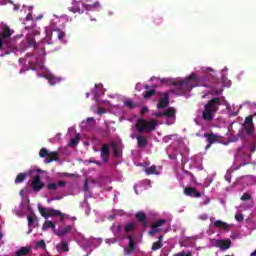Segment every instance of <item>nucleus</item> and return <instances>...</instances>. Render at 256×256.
<instances>
[{
	"label": "nucleus",
	"mask_w": 256,
	"mask_h": 256,
	"mask_svg": "<svg viewBox=\"0 0 256 256\" xmlns=\"http://www.w3.org/2000/svg\"><path fill=\"white\" fill-rule=\"evenodd\" d=\"M124 105L125 107H127V109H135L138 107V104L135 103L133 100L131 99H127L125 102H124Z\"/></svg>",
	"instance_id": "32"
},
{
	"label": "nucleus",
	"mask_w": 256,
	"mask_h": 256,
	"mask_svg": "<svg viewBox=\"0 0 256 256\" xmlns=\"http://www.w3.org/2000/svg\"><path fill=\"white\" fill-rule=\"evenodd\" d=\"M39 157L42 159L46 157L45 163H53V161H59V152L54 151L49 153V150L42 148L39 152Z\"/></svg>",
	"instance_id": "4"
},
{
	"label": "nucleus",
	"mask_w": 256,
	"mask_h": 256,
	"mask_svg": "<svg viewBox=\"0 0 256 256\" xmlns=\"http://www.w3.org/2000/svg\"><path fill=\"white\" fill-rule=\"evenodd\" d=\"M173 256H193V254L191 252L181 251V252L174 254Z\"/></svg>",
	"instance_id": "41"
},
{
	"label": "nucleus",
	"mask_w": 256,
	"mask_h": 256,
	"mask_svg": "<svg viewBox=\"0 0 256 256\" xmlns=\"http://www.w3.org/2000/svg\"><path fill=\"white\" fill-rule=\"evenodd\" d=\"M212 245L213 247H218L222 251H227V249H231V240H213Z\"/></svg>",
	"instance_id": "10"
},
{
	"label": "nucleus",
	"mask_w": 256,
	"mask_h": 256,
	"mask_svg": "<svg viewBox=\"0 0 256 256\" xmlns=\"http://www.w3.org/2000/svg\"><path fill=\"white\" fill-rule=\"evenodd\" d=\"M136 129L138 133H152V131H155V129H157V121H147L143 118H139L136 121Z\"/></svg>",
	"instance_id": "2"
},
{
	"label": "nucleus",
	"mask_w": 256,
	"mask_h": 256,
	"mask_svg": "<svg viewBox=\"0 0 256 256\" xmlns=\"http://www.w3.org/2000/svg\"><path fill=\"white\" fill-rule=\"evenodd\" d=\"M223 98L214 97L210 99L205 105L204 110L202 111V119L204 121H213L215 119V115L217 111H219V107L223 105Z\"/></svg>",
	"instance_id": "1"
},
{
	"label": "nucleus",
	"mask_w": 256,
	"mask_h": 256,
	"mask_svg": "<svg viewBox=\"0 0 256 256\" xmlns=\"http://www.w3.org/2000/svg\"><path fill=\"white\" fill-rule=\"evenodd\" d=\"M145 89H146V92L143 93V97L145 99H151L153 95H157V91H155V89L149 90V85H146Z\"/></svg>",
	"instance_id": "25"
},
{
	"label": "nucleus",
	"mask_w": 256,
	"mask_h": 256,
	"mask_svg": "<svg viewBox=\"0 0 256 256\" xmlns=\"http://www.w3.org/2000/svg\"><path fill=\"white\" fill-rule=\"evenodd\" d=\"M167 139H171V136H166V137L164 138V141H167Z\"/></svg>",
	"instance_id": "57"
},
{
	"label": "nucleus",
	"mask_w": 256,
	"mask_h": 256,
	"mask_svg": "<svg viewBox=\"0 0 256 256\" xmlns=\"http://www.w3.org/2000/svg\"><path fill=\"white\" fill-rule=\"evenodd\" d=\"M32 18H33V16L31 14H28L26 17L27 21H31Z\"/></svg>",
	"instance_id": "54"
},
{
	"label": "nucleus",
	"mask_w": 256,
	"mask_h": 256,
	"mask_svg": "<svg viewBox=\"0 0 256 256\" xmlns=\"http://www.w3.org/2000/svg\"><path fill=\"white\" fill-rule=\"evenodd\" d=\"M58 217H60V223H63V221H65V214L62 213V215Z\"/></svg>",
	"instance_id": "52"
},
{
	"label": "nucleus",
	"mask_w": 256,
	"mask_h": 256,
	"mask_svg": "<svg viewBox=\"0 0 256 256\" xmlns=\"http://www.w3.org/2000/svg\"><path fill=\"white\" fill-rule=\"evenodd\" d=\"M199 219H201L202 221H207L209 219V216L207 214H202L200 215Z\"/></svg>",
	"instance_id": "46"
},
{
	"label": "nucleus",
	"mask_w": 256,
	"mask_h": 256,
	"mask_svg": "<svg viewBox=\"0 0 256 256\" xmlns=\"http://www.w3.org/2000/svg\"><path fill=\"white\" fill-rule=\"evenodd\" d=\"M255 151H256V144H253L250 146V152L255 153Z\"/></svg>",
	"instance_id": "49"
},
{
	"label": "nucleus",
	"mask_w": 256,
	"mask_h": 256,
	"mask_svg": "<svg viewBox=\"0 0 256 256\" xmlns=\"http://www.w3.org/2000/svg\"><path fill=\"white\" fill-rule=\"evenodd\" d=\"M57 37L60 41H63V39H65V32L62 30H57Z\"/></svg>",
	"instance_id": "37"
},
{
	"label": "nucleus",
	"mask_w": 256,
	"mask_h": 256,
	"mask_svg": "<svg viewBox=\"0 0 256 256\" xmlns=\"http://www.w3.org/2000/svg\"><path fill=\"white\" fill-rule=\"evenodd\" d=\"M214 95H219V92H215Z\"/></svg>",
	"instance_id": "62"
},
{
	"label": "nucleus",
	"mask_w": 256,
	"mask_h": 256,
	"mask_svg": "<svg viewBox=\"0 0 256 256\" xmlns=\"http://www.w3.org/2000/svg\"><path fill=\"white\" fill-rule=\"evenodd\" d=\"M31 253V248L29 246L21 247L16 251L15 256H25Z\"/></svg>",
	"instance_id": "23"
},
{
	"label": "nucleus",
	"mask_w": 256,
	"mask_h": 256,
	"mask_svg": "<svg viewBox=\"0 0 256 256\" xmlns=\"http://www.w3.org/2000/svg\"><path fill=\"white\" fill-rule=\"evenodd\" d=\"M111 135V130L109 128L106 129L105 133L103 134L104 139H107Z\"/></svg>",
	"instance_id": "45"
},
{
	"label": "nucleus",
	"mask_w": 256,
	"mask_h": 256,
	"mask_svg": "<svg viewBox=\"0 0 256 256\" xmlns=\"http://www.w3.org/2000/svg\"><path fill=\"white\" fill-rule=\"evenodd\" d=\"M82 7L86 11H93V9H99V7H101V3L94 2L92 4H82Z\"/></svg>",
	"instance_id": "22"
},
{
	"label": "nucleus",
	"mask_w": 256,
	"mask_h": 256,
	"mask_svg": "<svg viewBox=\"0 0 256 256\" xmlns=\"http://www.w3.org/2000/svg\"><path fill=\"white\" fill-rule=\"evenodd\" d=\"M135 218L137 219V221H139V223H142V226L144 227V229H147V227H149V221L147 220V214H145V212L143 211H139L135 214Z\"/></svg>",
	"instance_id": "14"
},
{
	"label": "nucleus",
	"mask_w": 256,
	"mask_h": 256,
	"mask_svg": "<svg viewBox=\"0 0 256 256\" xmlns=\"http://www.w3.org/2000/svg\"><path fill=\"white\" fill-rule=\"evenodd\" d=\"M196 79H197V76H195V74H191L189 78L174 81L173 85L175 87H178L179 89H182L183 91H191V89L195 87V85H193L191 81Z\"/></svg>",
	"instance_id": "3"
},
{
	"label": "nucleus",
	"mask_w": 256,
	"mask_h": 256,
	"mask_svg": "<svg viewBox=\"0 0 256 256\" xmlns=\"http://www.w3.org/2000/svg\"><path fill=\"white\" fill-rule=\"evenodd\" d=\"M62 215V212L55 210L53 208H48V217H59Z\"/></svg>",
	"instance_id": "33"
},
{
	"label": "nucleus",
	"mask_w": 256,
	"mask_h": 256,
	"mask_svg": "<svg viewBox=\"0 0 256 256\" xmlns=\"http://www.w3.org/2000/svg\"><path fill=\"white\" fill-rule=\"evenodd\" d=\"M47 229H52L54 232L57 231L55 230V222L46 220L42 225V231H47Z\"/></svg>",
	"instance_id": "26"
},
{
	"label": "nucleus",
	"mask_w": 256,
	"mask_h": 256,
	"mask_svg": "<svg viewBox=\"0 0 256 256\" xmlns=\"http://www.w3.org/2000/svg\"><path fill=\"white\" fill-rule=\"evenodd\" d=\"M137 145L139 149H145L147 145H149V140L147 139V136L145 135H138L136 137Z\"/></svg>",
	"instance_id": "17"
},
{
	"label": "nucleus",
	"mask_w": 256,
	"mask_h": 256,
	"mask_svg": "<svg viewBox=\"0 0 256 256\" xmlns=\"http://www.w3.org/2000/svg\"><path fill=\"white\" fill-rule=\"evenodd\" d=\"M135 227H137V224L135 222H129L128 224L125 225L124 232L133 233V231H135Z\"/></svg>",
	"instance_id": "28"
},
{
	"label": "nucleus",
	"mask_w": 256,
	"mask_h": 256,
	"mask_svg": "<svg viewBox=\"0 0 256 256\" xmlns=\"http://www.w3.org/2000/svg\"><path fill=\"white\" fill-rule=\"evenodd\" d=\"M40 215L44 217V219H49V210L45 207H38Z\"/></svg>",
	"instance_id": "35"
},
{
	"label": "nucleus",
	"mask_w": 256,
	"mask_h": 256,
	"mask_svg": "<svg viewBox=\"0 0 256 256\" xmlns=\"http://www.w3.org/2000/svg\"><path fill=\"white\" fill-rule=\"evenodd\" d=\"M90 163H94V165H102L101 161L91 160Z\"/></svg>",
	"instance_id": "51"
},
{
	"label": "nucleus",
	"mask_w": 256,
	"mask_h": 256,
	"mask_svg": "<svg viewBox=\"0 0 256 256\" xmlns=\"http://www.w3.org/2000/svg\"><path fill=\"white\" fill-rule=\"evenodd\" d=\"M30 187L34 191V193H39V191L45 188V183L41 181L40 175H36L33 177L32 182L30 183Z\"/></svg>",
	"instance_id": "6"
},
{
	"label": "nucleus",
	"mask_w": 256,
	"mask_h": 256,
	"mask_svg": "<svg viewBox=\"0 0 256 256\" xmlns=\"http://www.w3.org/2000/svg\"><path fill=\"white\" fill-rule=\"evenodd\" d=\"M67 185L66 181H59L57 183H50L46 186V188L48 189V191H57L58 187H65Z\"/></svg>",
	"instance_id": "18"
},
{
	"label": "nucleus",
	"mask_w": 256,
	"mask_h": 256,
	"mask_svg": "<svg viewBox=\"0 0 256 256\" xmlns=\"http://www.w3.org/2000/svg\"><path fill=\"white\" fill-rule=\"evenodd\" d=\"M61 249L63 253H67V251H69V244H67V242H62Z\"/></svg>",
	"instance_id": "40"
},
{
	"label": "nucleus",
	"mask_w": 256,
	"mask_h": 256,
	"mask_svg": "<svg viewBox=\"0 0 256 256\" xmlns=\"http://www.w3.org/2000/svg\"><path fill=\"white\" fill-rule=\"evenodd\" d=\"M153 115L154 117L161 118V117H165V112H157V113H154Z\"/></svg>",
	"instance_id": "44"
},
{
	"label": "nucleus",
	"mask_w": 256,
	"mask_h": 256,
	"mask_svg": "<svg viewBox=\"0 0 256 256\" xmlns=\"http://www.w3.org/2000/svg\"><path fill=\"white\" fill-rule=\"evenodd\" d=\"M91 121H95V118L93 117L87 118V123H91Z\"/></svg>",
	"instance_id": "55"
},
{
	"label": "nucleus",
	"mask_w": 256,
	"mask_h": 256,
	"mask_svg": "<svg viewBox=\"0 0 256 256\" xmlns=\"http://www.w3.org/2000/svg\"><path fill=\"white\" fill-rule=\"evenodd\" d=\"M163 247V235L158 237V241L152 244V251H159Z\"/></svg>",
	"instance_id": "24"
},
{
	"label": "nucleus",
	"mask_w": 256,
	"mask_h": 256,
	"mask_svg": "<svg viewBox=\"0 0 256 256\" xmlns=\"http://www.w3.org/2000/svg\"><path fill=\"white\" fill-rule=\"evenodd\" d=\"M166 223H167L166 219L156 220L155 222H153L150 225L151 230L148 232V235H150V237L157 235V233H160V231H161V228H159V227H163V225Z\"/></svg>",
	"instance_id": "5"
},
{
	"label": "nucleus",
	"mask_w": 256,
	"mask_h": 256,
	"mask_svg": "<svg viewBox=\"0 0 256 256\" xmlns=\"http://www.w3.org/2000/svg\"><path fill=\"white\" fill-rule=\"evenodd\" d=\"M121 229H123V226L119 225L118 226V232L121 231Z\"/></svg>",
	"instance_id": "59"
},
{
	"label": "nucleus",
	"mask_w": 256,
	"mask_h": 256,
	"mask_svg": "<svg viewBox=\"0 0 256 256\" xmlns=\"http://www.w3.org/2000/svg\"><path fill=\"white\" fill-rule=\"evenodd\" d=\"M79 139H81V137L79 136V134H76V136L70 140L69 146L77 147V145H79Z\"/></svg>",
	"instance_id": "34"
},
{
	"label": "nucleus",
	"mask_w": 256,
	"mask_h": 256,
	"mask_svg": "<svg viewBox=\"0 0 256 256\" xmlns=\"http://www.w3.org/2000/svg\"><path fill=\"white\" fill-rule=\"evenodd\" d=\"M147 111H149V108H147V106H143L141 109V115H145Z\"/></svg>",
	"instance_id": "47"
},
{
	"label": "nucleus",
	"mask_w": 256,
	"mask_h": 256,
	"mask_svg": "<svg viewBox=\"0 0 256 256\" xmlns=\"http://www.w3.org/2000/svg\"><path fill=\"white\" fill-rule=\"evenodd\" d=\"M214 227H216V229H223L224 231H229L231 225L221 220H217L214 222Z\"/></svg>",
	"instance_id": "20"
},
{
	"label": "nucleus",
	"mask_w": 256,
	"mask_h": 256,
	"mask_svg": "<svg viewBox=\"0 0 256 256\" xmlns=\"http://www.w3.org/2000/svg\"><path fill=\"white\" fill-rule=\"evenodd\" d=\"M27 219H28V227H31V225H33V223H35V221H37V217L33 216L31 214H29L27 216Z\"/></svg>",
	"instance_id": "36"
},
{
	"label": "nucleus",
	"mask_w": 256,
	"mask_h": 256,
	"mask_svg": "<svg viewBox=\"0 0 256 256\" xmlns=\"http://www.w3.org/2000/svg\"><path fill=\"white\" fill-rule=\"evenodd\" d=\"M37 173H45V172L43 170H41V169H38Z\"/></svg>",
	"instance_id": "58"
},
{
	"label": "nucleus",
	"mask_w": 256,
	"mask_h": 256,
	"mask_svg": "<svg viewBox=\"0 0 256 256\" xmlns=\"http://www.w3.org/2000/svg\"><path fill=\"white\" fill-rule=\"evenodd\" d=\"M69 11H71L72 13H82L81 8L79 7V2L74 1L72 3V6L69 7Z\"/></svg>",
	"instance_id": "30"
},
{
	"label": "nucleus",
	"mask_w": 256,
	"mask_h": 256,
	"mask_svg": "<svg viewBox=\"0 0 256 256\" xmlns=\"http://www.w3.org/2000/svg\"><path fill=\"white\" fill-rule=\"evenodd\" d=\"M211 200L207 199L206 201H204V205H208V203H210Z\"/></svg>",
	"instance_id": "56"
},
{
	"label": "nucleus",
	"mask_w": 256,
	"mask_h": 256,
	"mask_svg": "<svg viewBox=\"0 0 256 256\" xmlns=\"http://www.w3.org/2000/svg\"><path fill=\"white\" fill-rule=\"evenodd\" d=\"M105 113V108H98V115H103Z\"/></svg>",
	"instance_id": "50"
},
{
	"label": "nucleus",
	"mask_w": 256,
	"mask_h": 256,
	"mask_svg": "<svg viewBox=\"0 0 256 256\" xmlns=\"http://www.w3.org/2000/svg\"><path fill=\"white\" fill-rule=\"evenodd\" d=\"M235 219H236V221H238V223H241V221H243V219H245V217L243 216L242 213H237V214H235Z\"/></svg>",
	"instance_id": "42"
},
{
	"label": "nucleus",
	"mask_w": 256,
	"mask_h": 256,
	"mask_svg": "<svg viewBox=\"0 0 256 256\" xmlns=\"http://www.w3.org/2000/svg\"><path fill=\"white\" fill-rule=\"evenodd\" d=\"M251 200V194L245 192L242 196H241V201H249Z\"/></svg>",
	"instance_id": "38"
},
{
	"label": "nucleus",
	"mask_w": 256,
	"mask_h": 256,
	"mask_svg": "<svg viewBox=\"0 0 256 256\" xmlns=\"http://www.w3.org/2000/svg\"><path fill=\"white\" fill-rule=\"evenodd\" d=\"M4 43H7V42L0 36V50L3 49Z\"/></svg>",
	"instance_id": "48"
},
{
	"label": "nucleus",
	"mask_w": 256,
	"mask_h": 256,
	"mask_svg": "<svg viewBox=\"0 0 256 256\" xmlns=\"http://www.w3.org/2000/svg\"><path fill=\"white\" fill-rule=\"evenodd\" d=\"M110 147H112L113 156L116 157V159L123 157V148L120 144H117L115 141H111Z\"/></svg>",
	"instance_id": "12"
},
{
	"label": "nucleus",
	"mask_w": 256,
	"mask_h": 256,
	"mask_svg": "<svg viewBox=\"0 0 256 256\" xmlns=\"http://www.w3.org/2000/svg\"><path fill=\"white\" fill-rule=\"evenodd\" d=\"M206 97H207V95H203V96H202V99H205Z\"/></svg>",
	"instance_id": "61"
},
{
	"label": "nucleus",
	"mask_w": 256,
	"mask_h": 256,
	"mask_svg": "<svg viewBox=\"0 0 256 256\" xmlns=\"http://www.w3.org/2000/svg\"><path fill=\"white\" fill-rule=\"evenodd\" d=\"M204 137L207 141L206 149H211V145H215V143H219L221 141V136L214 133H205Z\"/></svg>",
	"instance_id": "7"
},
{
	"label": "nucleus",
	"mask_w": 256,
	"mask_h": 256,
	"mask_svg": "<svg viewBox=\"0 0 256 256\" xmlns=\"http://www.w3.org/2000/svg\"><path fill=\"white\" fill-rule=\"evenodd\" d=\"M126 239H129V242L127 247L124 248V255L126 256L133 255V252L137 248V243L135 242V240L133 239V236L131 235H127Z\"/></svg>",
	"instance_id": "9"
},
{
	"label": "nucleus",
	"mask_w": 256,
	"mask_h": 256,
	"mask_svg": "<svg viewBox=\"0 0 256 256\" xmlns=\"http://www.w3.org/2000/svg\"><path fill=\"white\" fill-rule=\"evenodd\" d=\"M243 129H245L247 135H253L255 131V124H253V115H249L245 118Z\"/></svg>",
	"instance_id": "8"
},
{
	"label": "nucleus",
	"mask_w": 256,
	"mask_h": 256,
	"mask_svg": "<svg viewBox=\"0 0 256 256\" xmlns=\"http://www.w3.org/2000/svg\"><path fill=\"white\" fill-rule=\"evenodd\" d=\"M100 157L103 163H109V159L111 158V147L107 144H103L100 150Z\"/></svg>",
	"instance_id": "11"
},
{
	"label": "nucleus",
	"mask_w": 256,
	"mask_h": 256,
	"mask_svg": "<svg viewBox=\"0 0 256 256\" xmlns=\"http://www.w3.org/2000/svg\"><path fill=\"white\" fill-rule=\"evenodd\" d=\"M3 239V233L0 232V241Z\"/></svg>",
	"instance_id": "60"
},
{
	"label": "nucleus",
	"mask_w": 256,
	"mask_h": 256,
	"mask_svg": "<svg viewBox=\"0 0 256 256\" xmlns=\"http://www.w3.org/2000/svg\"><path fill=\"white\" fill-rule=\"evenodd\" d=\"M46 79L48 80L49 85H57V83L61 82V78H58L53 74H47Z\"/></svg>",
	"instance_id": "21"
},
{
	"label": "nucleus",
	"mask_w": 256,
	"mask_h": 256,
	"mask_svg": "<svg viewBox=\"0 0 256 256\" xmlns=\"http://www.w3.org/2000/svg\"><path fill=\"white\" fill-rule=\"evenodd\" d=\"M84 192L89 193V180L86 179L84 182Z\"/></svg>",
	"instance_id": "43"
},
{
	"label": "nucleus",
	"mask_w": 256,
	"mask_h": 256,
	"mask_svg": "<svg viewBox=\"0 0 256 256\" xmlns=\"http://www.w3.org/2000/svg\"><path fill=\"white\" fill-rule=\"evenodd\" d=\"M184 194L187 195V197H195L196 199H199V197H201V193L197 191L195 187L184 188Z\"/></svg>",
	"instance_id": "16"
},
{
	"label": "nucleus",
	"mask_w": 256,
	"mask_h": 256,
	"mask_svg": "<svg viewBox=\"0 0 256 256\" xmlns=\"http://www.w3.org/2000/svg\"><path fill=\"white\" fill-rule=\"evenodd\" d=\"M161 97L157 104V109H165V107H169L170 99L168 93H161Z\"/></svg>",
	"instance_id": "13"
},
{
	"label": "nucleus",
	"mask_w": 256,
	"mask_h": 256,
	"mask_svg": "<svg viewBox=\"0 0 256 256\" xmlns=\"http://www.w3.org/2000/svg\"><path fill=\"white\" fill-rule=\"evenodd\" d=\"M36 247H38L39 249H45L46 244H45V240H40L36 243Z\"/></svg>",
	"instance_id": "39"
},
{
	"label": "nucleus",
	"mask_w": 256,
	"mask_h": 256,
	"mask_svg": "<svg viewBox=\"0 0 256 256\" xmlns=\"http://www.w3.org/2000/svg\"><path fill=\"white\" fill-rule=\"evenodd\" d=\"M15 33V30L11 29L9 26H3L0 37L7 42L8 39H11V36Z\"/></svg>",
	"instance_id": "15"
},
{
	"label": "nucleus",
	"mask_w": 256,
	"mask_h": 256,
	"mask_svg": "<svg viewBox=\"0 0 256 256\" xmlns=\"http://www.w3.org/2000/svg\"><path fill=\"white\" fill-rule=\"evenodd\" d=\"M72 230H73V226L68 225L64 229L54 231V233L55 235H57V237H65V235H68V233H71Z\"/></svg>",
	"instance_id": "19"
},
{
	"label": "nucleus",
	"mask_w": 256,
	"mask_h": 256,
	"mask_svg": "<svg viewBox=\"0 0 256 256\" xmlns=\"http://www.w3.org/2000/svg\"><path fill=\"white\" fill-rule=\"evenodd\" d=\"M25 179H27V173H19L16 176L15 184L19 185V183H23V181H25Z\"/></svg>",
	"instance_id": "31"
},
{
	"label": "nucleus",
	"mask_w": 256,
	"mask_h": 256,
	"mask_svg": "<svg viewBox=\"0 0 256 256\" xmlns=\"http://www.w3.org/2000/svg\"><path fill=\"white\" fill-rule=\"evenodd\" d=\"M146 175H159V172H157V166L152 165L145 169Z\"/></svg>",
	"instance_id": "29"
},
{
	"label": "nucleus",
	"mask_w": 256,
	"mask_h": 256,
	"mask_svg": "<svg viewBox=\"0 0 256 256\" xmlns=\"http://www.w3.org/2000/svg\"><path fill=\"white\" fill-rule=\"evenodd\" d=\"M175 113H177L175 108L169 107L166 111H164V117H167L168 119H173V117H175Z\"/></svg>",
	"instance_id": "27"
},
{
	"label": "nucleus",
	"mask_w": 256,
	"mask_h": 256,
	"mask_svg": "<svg viewBox=\"0 0 256 256\" xmlns=\"http://www.w3.org/2000/svg\"><path fill=\"white\" fill-rule=\"evenodd\" d=\"M208 95H213V93H211V92H208Z\"/></svg>",
	"instance_id": "63"
},
{
	"label": "nucleus",
	"mask_w": 256,
	"mask_h": 256,
	"mask_svg": "<svg viewBox=\"0 0 256 256\" xmlns=\"http://www.w3.org/2000/svg\"><path fill=\"white\" fill-rule=\"evenodd\" d=\"M20 7H21V6L15 4V5H14V10H15V11H19Z\"/></svg>",
	"instance_id": "53"
}]
</instances>
